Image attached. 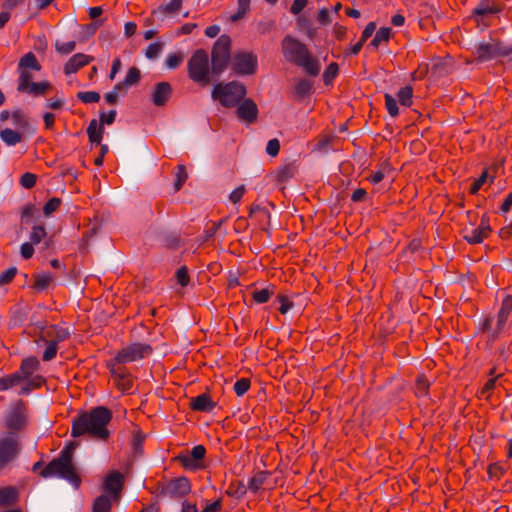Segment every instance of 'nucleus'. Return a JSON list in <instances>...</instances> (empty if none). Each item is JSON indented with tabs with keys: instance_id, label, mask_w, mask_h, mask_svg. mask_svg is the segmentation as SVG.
Masks as SVG:
<instances>
[{
	"instance_id": "nucleus-34",
	"label": "nucleus",
	"mask_w": 512,
	"mask_h": 512,
	"mask_svg": "<svg viewBox=\"0 0 512 512\" xmlns=\"http://www.w3.org/2000/svg\"><path fill=\"white\" fill-rule=\"evenodd\" d=\"M17 500V491L8 486L0 489V505H10Z\"/></svg>"
},
{
	"instance_id": "nucleus-21",
	"label": "nucleus",
	"mask_w": 512,
	"mask_h": 512,
	"mask_svg": "<svg viewBox=\"0 0 512 512\" xmlns=\"http://www.w3.org/2000/svg\"><path fill=\"white\" fill-rule=\"evenodd\" d=\"M172 94V87L168 82H159L155 85L151 100L156 106H163Z\"/></svg>"
},
{
	"instance_id": "nucleus-63",
	"label": "nucleus",
	"mask_w": 512,
	"mask_h": 512,
	"mask_svg": "<svg viewBox=\"0 0 512 512\" xmlns=\"http://www.w3.org/2000/svg\"><path fill=\"white\" fill-rule=\"evenodd\" d=\"M37 181V176L33 173L26 172L20 178V184L26 188L31 189L35 186Z\"/></svg>"
},
{
	"instance_id": "nucleus-22",
	"label": "nucleus",
	"mask_w": 512,
	"mask_h": 512,
	"mask_svg": "<svg viewBox=\"0 0 512 512\" xmlns=\"http://www.w3.org/2000/svg\"><path fill=\"white\" fill-rule=\"evenodd\" d=\"M40 368V362L36 357L24 358L16 373L20 376L21 381L30 378Z\"/></svg>"
},
{
	"instance_id": "nucleus-60",
	"label": "nucleus",
	"mask_w": 512,
	"mask_h": 512,
	"mask_svg": "<svg viewBox=\"0 0 512 512\" xmlns=\"http://www.w3.org/2000/svg\"><path fill=\"white\" fill-rule=\"evenodd\" d=\"M75 47H76L75 41H69V42H63V43H60L59 41H57L55 43V48H56L57 52L60 54H63V55L70 54L71 52H73L75 50Z\"/></svg>"
},
{
	"instance_id": "nucleus-2",
	"label": "nucleus",
	"mask_w": 512,
	"mask_h": 512,
	"mask_svg": "<svg viewBox=\"0 0 512 512\" xmlns=\"http://www.w3.org/2000/svg\"><path fill=\"white\" fill-rule=\"evenodd\" d=\"M40 70L41 65L32 52L22 56L17 67L19 74L17 91L32 96L44 95L50 88V83L47 81L33 82L34 72H39Z\"/></svg>"
},
{
	"instance_id": "nucleus-19",
	"label": "nucleus",
	"mask_w": 512,
	"mask_h": 512,
	"mask_svg": "<svg viewBox=\"0 0 512 512\" xmlns=\"http://www.w3.org/2000/svg\"><path fill=\"white\" fill-rule=\"evenodd\" d=\"M237 116L246 123H254L258 117V107L252 99H243L238 103Z\"/></svg>"
},
{
	"instance_id": "nucleus-28",
	"label": "nucleus",
	"mask_w": 512,
	"mask_h": 512,
	"mask_svg": "<svg viewBox=\"0 0 512 512\" xmlns=\"http://www.w3.org/2000/svg\"><path fill=\"white\" fill-rule=\"evenodd\" d=\"M0 138L8 146H15L23 139L22 134L10 128L3 129L0 132Z\"/></svg>"
},
{
	"instance_id": "nucleus-42",
	"label": "nucleus",
	"mask_w": 512,
	"mask_h": 512,
	"mask_svg": "<svg viewBox=\"0 0 512 512\" xmlns=\"http://www.w3.org/2000/svg\"><path fill=\"white\" fill-rule=\"evenodd\" d=\"M52 329H53L54 333L47 331L46 336L53 337L52 340L57 341V344L70 337V332L66 328L52 326Z\"/></svg>"
},
{
	"instance_id": "nucleus-53",
	"label": "nucleus",
	"mask_w": 512,
	"mask_h": 512,
	"mask_svg": "<svg viewBox=\"0 0 512 512\" xmlns=\"http://www.w3.org/2000/svg\"><path fill=\"white\" fill-rule=\"evenodd\" d=\"M62 201L60 198L53 197L49 199L43 207V213L45 216H50L52 213L58 210Z\"/></svg>"
},
{
	"instance_id": "nucleus-26",
	"label": "nucleus",
	"mask_w": 512,
	"mask_h": 512,
	"mask_svg": "<svg viewBox=\"0 0 512 512\" xmlns=\"http://www.w3.org/2000/svg\"><path fill=\"white\" fill-rule=\"evenodd\" d=\"M114 500L106 494L98 496L92 505V512H111Z\"/></svg>"
},
{
	"instance_id": "nucleus-64",
	"label": "nucleus",
	"mask_w": 512,
	"mask_h": 512,
	"mask_svg": "<svg viewBox=\"0 0 512 512\" xmlns=\"http://www.w3.org/2000/svg\"><path fill=\"white\" fill-rule=\"evenodd\" d=\"M331 138L329 136H322L318 139V141L314 144L313 151L326 153L328 151V146L330 145Z\"/></svg>"
},
{
	"instance_id": "nucleus-47",
	"label": "nucleus",
	"mask_w": 512,
	"mask_h": 512,
	"mask_svg": "<svg viewBox=\"0 0 512 512\" xmlns=\"http://www.w3.org/2000/svg\"><path fill=\"white\" fill-rule=\"evenodd\" d=\"M183 60L184 56L181 52L170 53L168 54L165 63L169 69H176L182 64Z\"/></svg>"
},
{
	"instance_id": "nucleus-40",
	"label": "nucleus",
	"mask_w": 512,
	"mask_h": 512,
	"mask_svg": "<svg viewBox=\"0 0 512 512\" xmlns=\"http://www.w3.org/2000/svg\"><path fill=\"white\" fill-rule=\"evenodd\" d=\"M339 73V66L337 63H330L323 73V82L325 85H330Z\"/></svg>"
},
{
	"instance_id": "nucleus-31",
	"label": "nucleus",
	"mask_w": 512,
	"mask_h": 512,
	"mask_svg": "<svg viewBox=\"0 0 512 512\" xmlns=\"http://www.w3.org/2000/svg\"><path fill=\"white\" fill-rule=\"evenodd\" d=\"M53 281V276L50 273H39L34 276L33 287L35 290L42 292L46 290Z\"/></svg>"
},
{
	"instance_id": "nucleus-16",
	"label": "nucleus",
	"mask_w": 512,
	"mask_h": 512,
	"mask_svg": "<svg viewBox=\"0 0 512 512\" xmlns=\"http://www.w3.org/2000/svg\"><path fill=\"white\" fill-rule=\"evenodd\" d=\"M110 374L116 387L122 392H129L133 386V380L128 370L122 364L111 363L108 365Z\"/></svg>"
},
{
	"instance_id": "nucleus-27",
	"label": "nucleus",
	"mask_w": 512,
	"mask_h": 512,
	"mask_svg": "<svg viewBox=\"0 0 512 512\" xmlns=\"http://www.w3.org/2000/svg\"><path fill=\"white\" fill-rule=\"evenodd\" d=\"M430 382L424 374L418 375L415 381L414 393L418 398L428 397Z\"/></svg>"
},
{
	"instance_id": "nucleus-20",
	"label": "nucleus",
	"mask_w": 512,
	"mask_h": 512,
	"mask_svg": "<svg viewBox=\"0 0 512 512\" xmlns=\"http://www.w3.org/2000/svg\"><path fill=\"white\" fill-rule=\"evenodd\" d=\"M94 60L93 56L83 53L74 54L64 65V73L70 75L76 73L82 67L88 65Z\"/></svg>"
},
{
	"instance_id": "nucleus-54",
	"label": "nucleus",
	"mask_w": 512,
	"mask_h": 512,
	"mask_svg": "<svg viewBox=\"0 0 512 512\" xmlns=\"http://www.w3.org/2000/svg\"><path fill=\"white\" fill-rule=\"evenodd\" d=\"M257 214L264 215V217L267 219V225L270 226L271 215L269 210L266 207L254 203L249 208V217H253Z\"/></svg>"
},
{
	"instance_id": "nucleus-23",
	"label": "nucleus",
	"mask_w": 512,
	"mask_h": 512,
	"mask_svg": "<svg viewBox=\"0 0 512 512\" xmlns=\"http://www.w3.org/2000/svg\"><path fill=\"white\" fill-rule=\"evenodd\" d=\"M191 408L198 412H211L216 403L211 399L207 393H202L192 399L190 403Z\"/></svg>"
},
{
	"instance_id": "nucleus-33",
	"label": "nucleus",
	"mask_w": 512,
	"mask_h": 512,
	"mask_svg": "<svg viewBox=\"0 0 512 512\" xmlns=\"http://www.w3.org/2000/svg\"><path fill=\"white\" fill-rule=\"evenodd\" d=\"M21 382V378L16 372L0 377V392L7 391Z\"/></svg>"
},
{
	"instance_id": "nucleus-18",
	"label": "nucleus",
	"mask_w": 512,
	"mask_h": 512,
	"mask_svg": "<svg viewBox=\"0 0 512 512\" xmlns=\"http://www.w3.org/2000/svg\"><path fill=\"white\" fill-rule=\"evenodd\" d=\"M124 485V476L119 471L111 472L104 481V491L109 494L114 501L120 498V492Z\"/></svg>"
},
{
	"instance_id": "nucleus-37",
	"label": "nucleus",
	"mask_w": 512,
	"mask_h": 512,
	"mask_svg": "<svg viewBox=\"0 0 512 512\" xmlns=\"http://www.w3.org/2000/svg\"><path fill=\"white\" fill-rule=\"evenodd\" d=\"M391 36V28L381 27L371 40L370 45L377 48L382 42H387Z\"/></svg>"
},
{
	"instance_id": "nucleus-62",
	"label": "nucleus",
	"mask_w": 512,
	"mask_h": 512,
	"mask_svg": "<svg viewBox=\"0 0 512 512\" xmlns=\"http://www.w3.org/2000/svg\"><path fill=\"white\" fill-rule=\"evenodd\" d=\"M17 274L16 267H10L0 274V286H4L12 282L15 275Z\"/></svg>"
},
{
	"instance_id": "nucleus-4",
	"label": "nucleus",
	"mask_w": 512,
	"mask_h": 512,
	"mask_svg": "<svg viewBox=\"0 0 512 512\" xmlns=\"http://www.w3.org/2000/svg\"><path fill=\"white\" fill-rule=\"evenodd\" d=\"M39 475L43 478L58 477L65 479L75 488H78L81 483V479L71 460L70 449H62L59 456L50 461L48 465L39 472Z\"/></svg>"
},
{
	"instance_id": "nucleus-36",
	"label": "nucleus",
	"mask_w": 512,
	"mask_h": 512,
	"mask_svg": "<svg viewBox=\"0 0 512 512\" xmlns=\"http://www.w3.org/2000/svg\"><path fill=\"white\" fill-rule=\"evenodd\" d=\"M144 440H145V435L140 430H137L133 433V436L131 439V447H132L134 455H141L143 453Z\"/></svg>"
},
{
	"instance_id": "nucleus-3",
	"label": "nucleus",
	"mask_w": 512,
	"mask_h": 512,
	"mask_svg": "<svg viewBox=\"0 0 512 512\" xmlns=\"http://www.w3.org/2000/svg\"><path fill=\"white\" fill-rule=\"evenodd\" d=\"M282 52L285 59L298 67H301L306 74L317 76L321 70V64L317 58L312 56L308 47L296 38L287 35L282 40Z\"/></svg>"
},
{
	"instance_id": "nucleus-51",
	"label": "nucleus",
	"mask_w": 512,
	"mask_h": 512,
	"mask_svg": "<svg viewBox=\"0 0 512 512\" xmlns=\"http://www.w3.org/2000/svg\"><path fill=\"white\" fill-rule=\"evenodd\" d=\"M163 50V44L161 42H154L148 45L145 51V56L148 59H156Z\"/></svg>"
},
{
	"instance_id": "nucleus-30",
	"label": "nucleus",
	"mask_w": 512,
	"mask_h": 512,
	"mask_svg": "<svg viewBox=\"0 0 512 512\" xmlns=\"http://www.w3.org/2000/svg\"><path fill=\"white\" fill-rule=\"evenodd\" d=\"M296 95L299 98H305L309 96L313 91V83L308 79H299L294 86Z\"/></svg>"
},
{
	"instance_id": "nucleus-50",
	"label": "nucleus",
	"mask_w": 512,
	"mask_h": 512,
	"mask_svg": "<svg viewBox=\"0 0 512 512\" xmlns=\"http://www.w3.org/2000/svg\"><path fill=\"white\" fill-rule=\"evenodd\" d=\"M384 98H385V107H386L388 113L390 114V116L396 117L399 113V108H398L396 99L388 93L385 94Z\"/></svg>"
},
{
	"instance_id": "nucleus-58",
	"label": "nucleus",
	"mask_w": 512,
	"mask_h": 512,
	"mask_svg": "<svg viewBox=\"0 0 512 512\" xmlns=\"http://www.w3.org/2000/svg\"><path fill=\"white\" fill-rule=\"evenodd\" d=\"M251 0H238V11L232 15L231 19L237 21L241 19L249 10Z\"/></svg>"
},
{
	"instance_id": "nucleus-55",
	"label": "nucleus",
	"mask_w": 512,
	"mask_h": 512,
	"mask_svg": "<svg viewBox=\"0 0 512 512\" xmlns=\"http://www.w3.org/2000/svg\"><path fill=\"white\" fill-rule=\"evenodd\" d=\"M494 318L492 316H487L480 321L479 331L481 333L487 334V341L490 342V333L493 332L492 324Z\"/></svg>"
},
{
	"instance_id": "nucleus-24",
	"label": "nucleus",
	"mask_w": 512,
	"mask_h": 512,
	"mask_svg": "<svg viewBox=\"0 0 512 512\" xmlns=\"http://www.w3.org/2000/svg\"><path fill=\"white\" fill-rule=\"evenodd\" d=\"M501 10L502 8L494 1L483 0L475 8L474 14L484 17L492 14H497Z\"/></svg>"
},
{
	"instance_id": "nucleus-44",
	"label": "nucleus",
	"mask_w": 512,
	"mask_h": 512,
	"mask_svg": "<svg viewBox=\"0 0 512 512\" xmlns=\"http://www.w3.org/2000/svg\"><path fill=\"white\" fill-rule=\"evenodd\" d=\"M46 229L43 225H35L32 228V232L30 234V242L35 244H39L46 237Z\"/></svg>"
},
{
	"instance_id": "nucleus-45",
	"label": "nucleus",
	"mask_w": 512,
	"mask_h": 512,
	"mask_svg": "<svg viewBox=\"0 0 512 512\" xmlns=\"http://www.w3.org/2000/svg\"><path fill=\"white\" fill-rule=\"evenodd\" d=\"M141 79V73L140 70L137 67H131L129 68L126 77L124 79V84H127L128 86H134L139 83Z\"/></svg>"
},
{
	"instance_id": "nucleus-6",
	"label": "nucleus",
	"mask_w": 512,
	"mask_h": 512,
	"mask_svg": "<svg viewBox=\"0 0 512 512\" xmlns=\"http://www.w3.org/2000/svg\"><path fill=\"white\" fill-rule=\"evenodd\" d=\"M246 93V87L243 84L231 81L216 84L211 96L213 100L219 101L222 106L232 108L245 98Z\"/></svg>"
},
{
	"instance_id": "nucleus-59",
	"label": "nucleus",
	"mask_w": 512,
	"mask_h": 512,
	"mask_svg": "<svg viewBox=\"0 0 512 512\" xmlns=\"http://www.w3.org/2000/svg\"><path fill=\"white\" fill-rule=\"evenodd\" d=\"M501 376L502 373H499L497 376L489 378L481 389V396L488 398L492 390L495 388L497 380Z\"/></svg>"
},
{
	"instance_id": "nucleus-61",
	"label": "nucleus",
	"mask_w": 512,
	"mask_h": 512,
	"mask_svg": "<svg viewBox=\"0 0 512 512\" xmlns=\"http://www.w3.org/2000/svg\"><path fill=\"white\" fill-rule=\"evenodd\" d=\"M175 276H176L177 283L180 286L186 287L189 284L190 277H189L188 269H187L186 266H181L176 271V275Z\"/></svg>"
},
{
	"instance_id": "nucleus-25",
	"label": "nucleus",
	"mask_w": 512,
	"mask_h": 512,
	"mask_svg": "<svg viewBox=\"0 0 512 512\" xmlns=\"http://www.w3.org/2000/svg\"><path fill=\"white\" fill-rule=\"evenodd\" d=\"M509 316L503 313H497L496 325L493 328V332L490 333V343H494L506 329V324Z\"/></svg>"
},
{
	"instance_id": "nucleus-13",
	"label": "nucleus",
	"mask_w": 512,
	"mask_h": 512,
	"mask_svg": "<svg viewBox=\"0 0 512 512\" xmlns=\"http://www.w3.org/2000/svg\"><path fill=\"white\" fill-rule=\"evenodd\" d=\"M205 454L206 448L203 445H196L190 451L180 453L175 459L186 470L196 471L204 468Z\"/></svg>"
},
{
	"instance_id": "nucleus-10",
	"label": "nucleus",
	"mask_w": 512,
	"mask_h": 512,
	"mask_svg": "<svg viewBox=\"0 0 512 512\" xmlns=\"http://www.w3.org/2000/svg\"><path fill=\"white\" fill-rule=\"evenodd\" d=\"M117 112L116 110H110L108 113L102 112L99 117V122L96 119H92L87 127V135L89 142L92 145H100L103 134L104 125H111L114 123Z\"/></svg>"
},
{
	"instance_id": "nucleus-35",
	"label": "nucleus",
	"mask_w": 512,
	"mask_h": 512,
	"mask_svg": "<svg viewBox=\"0 0 512 512\" xmlns=\"http://www.w3.org/2000/svg\"><path fill=\"white\" fill-rule=\"evenodd\" d=\"M40 340H43L46 344V349L43 352L42 360L43 361H50L56 357L57 351H58V344L57 341L53 340H46L44 336L40 338Z\"/></svg>"
},
{
	"instance_id": "nucleus-12",
	"label": "nucleus",
	"mask_w": 512,
	"mask_h": 512,
	"mask_svg": "<svg viewBox=\"0 0 512 512\" xmlns=\"http://www.w3.org/2000/svg\"><path fill=\"white\" fill-rule=\"evenodd\" d=\"M191 492V482L185 477L171 479L161 487L160 496L178 499L185 497Z\"/></svg>"
},
{
	"instance_id": "nucleus-46",
	"label": "nucleus",
	"mask_w": 512,
	"mask_h": 512,
	"mask_svg": "<svg viewBox=\"0 0 512 512\" xmlns=\"http://www.w3.org/2000/svg\"><path fill=\"white\" fill-rule=\"evenodd\" d=\"M182 0H170L167 4L161 5L159 11L164 14H174L181 10Z\"/></svg>"
},
{
	"instance_id": "nucleus-48",
	"label": "nucleus",
	"mask_w": 512,
	"mask_h": 512,
	"mask_svg": "<svg viewBox=\"0 0 512 512\" xmlns=\"http://www.w3.org/2000/svg\"><path fill=\"white\" fill-rule=\"evenodd\" d=\"M77 98L83 103H96L100 100V94L95 91H80Z\"/></svg>"
},
{
	"instance_id": "nucleus-39",
	"label": "nucleus",
	"mask_w": 512,
	"mask_h": 512,
	"mask_svg": "<svg viewBox=\"0 0 512 512\" xmlns=\"http://www.w3.org/2000/svg\"><path fill=\"white\" fill-rule=\"evenodd\" d=\"M187 178H188V174H187L185 166L182 164L177 165L176 171H175V182H174L175 191H178L182 188V186L186 182Z\"/></svg>"
},
{
	"instance_id": "nucleus-15",
	"label": "nucleus",
	"mask_w": 512,
	"mask_h": 512,
	"mask_svg": "<svg viewBox=\"0 0 512 512\" xmlns=\"http://www.w3.org/2000/svg\"><path fill=\"white\" fill-rule=\"evenodd\" d=\"M27 424V416L25 407L22 401L17 404L8 412L5 417V427L9 430L8 433H18L25 428Z\"/></svg>"
},
{
	"instance_id": "nucleus-14",
	"label": "nucleus",
	"mask_w": 512,
	"mask_h": 512,
	"mask_svg": "<svg viewBox=\"0 0 512 512\" xmlns=\"http://www.w3.org/2000/svg\"><path fill=\"white\" fill-rule=\"evenodd\" d=\"M257 57L253 53H236L231 60L232 70L241 76L252 75L257 70Z\"/></svg>"
},
{
	"instance_id": "nucleus-11",
	"label": "nucleus",
	"mask_w": 512,
	"mask_h": 512,
	"mask_svg": "<svg viewBox=\"0 0 512 512\" xmlns=\"http://www.w3.org/2000/svg\"><path fill=\"white\" fill-rule=\"evenodd\" d=\"M153 349L148 344L133 343L121 349L115 356L114 362L116 364H125L141 360L152 353Z\"/></svg>"
},
{
	"instance_id": "nucleus-57",
	"label": "nucleus",
	"mask_w": 512,
	"mask_h": 512,
	"mask_svg": "<svg viewBox=\"0 0 512 512\" xmlns=\"http://www.w3.org/2000/svg\"><path fill=\"white\" fill-rule=\"evenodd\" d=\"M505 472V468L499 463H492L488 466L487 469L489 478L500 479L505 474Z\"/></svg>"
},
{
	"instance_id": "nucleus-38",
	"label": "nucleus",
	"mask_w": 512,
	"mask_h": 512,
	"mask_svg": "<svg viewBox=\"0 0 512 512\" xmlns=\"http://www.w3.org/2000/svg\"><path fill=\"white\" fill-rule=\"evenodd\" d=\"M11 120H12V124L15 127L26 129L29 126V121L27 119V116L20 109H17L11 113Z\"/></svg>"
},
{
	"instance_id": "nucleus-32",
	"label": "nucleus",
	"mask_w": 512,
	"mask_h": 512,
	"mask_svg": "<svg viewBox=\"0 0 512 512\" xmlns=\"http://www.w3.org/2000/svg\"><path fill=\"white\" fill-rule=\"evenodd\" d=\"M297 172V167L294 163H288L278 168L277 170V179L280 182H287Z\"/></svg>"
},
{
	"instance_id": "nucleus-17",
	"label": "nucleus",
	"mask_w": 512,
	"mask_h": 512,
	"mask_svg": "<svg viewBox=\"0 0 512 512\" xmlns=\"http://www.w3.org/2000/svg\"><path fill=\"white\" fill-rule=\"evenodd\" d=\"M490 232L491 227L489 224V219L486 216H482L478 227L465 230L463 238L469 244L475 245L483 242V240L489 236Z\"/></svg>"
},
{
	"instance_id": "nucleus-56",
	"label": "nucleus",
	"mask_w": 512,
	"mask_h": 512,
	"mask_svg": "<svg viewBox=\"0 0 512 512\" xmlns=\"http://www.w3.org/2000/svg\"><path fill=\"white\" fill-rule=\"evenodd\" d=\"M488 178V172L487 170H484L479 178L475 179L473 183L471 184V187L469 189L470 194L475 195L478 193V191L481 189L483 184L487 181Z\"/></svg>"
},
{
	"instance_id": "nucleus-8",
	"label": "nucleus",
	"mask_w": 512,
	"mask_h": 512,
	"mask_svg": "<svg viewBox=\"0 0 512 512\" xmlns=\"http://www.w3.org/2000/svg\"><path fill=\"white\" fill-rule=\"evenodd\" d=\"M21 451V443L16 433H6L0 437V470L14 461Z\"/></svg>"
},
{
	"instance_id": "nucleus-43",
	"label": "nucleus",
	"mask_w": 512,
	"mask_h": 512,
	"mask_svg": "<svg viewBox=\"0 0 512 512\" xmlns=\"http://www.w3.org/2000/svg\"><path fill=\"white\" fill-rule=\"evenodd\" d=\"M412 96H413V89L410 86L402 87L398 93L397 97L399 99V102L404 106H411L412 104Z\"/></svg>"
},
{
	"instance_id": "nucleus-5",
	"label": "nucleus",
	"mask_w": 512,
	"mask_h": 512,
	"mask_svg": "<svg viewBox=\"0 0 512 512\" xmlns=\"http://www.w3.org/2000/svg\"><path fill=\"white\" fill-rule=\"evenodd\" d=\"M189 78L204 87L211 82V68L209 66L208 53L204 49L196 50L187 63Z\"/></svg>"
},
{
	"instance_id": "nucleus-1",
	"label": "nucleus",
	"mask_w": 512,
	"mask_h": 512,
	"mask_svg": "<svg viewBox=\"0 0 512 512\" xmlns=\"http://www.w3.org/2000/svg\"><path fill=\"white\" fill-rule=\"evenodd\" d=\"M112 417V411L105 406H97L81 412L72 420L71 436L78 438L88 435L91 438L106 441L110 437L107 426Z\"/></svg>"
},
{
	"instance_id": "nucleus-41",
	"label": "nucleus",
	"mask_w": 512,
	"mask_h": 512,
	"mask_svg": "<svg viewBox=\"0 0 512 512\" xmlns=\"http://www.w3.org/2000/svg\"><path fill=\"white\" fill-rule=\"evenodd\" d=\"M274 294L273 289L270 288H264L261 290H255L252 293V298L257 304H264L267 303L271 296Z\"/></svg>"
},
{
	"instance_id": "nucleus-49",
	"label": "nucleus",
	"mask_w": 512,
	"mask_h": 512,
	"mask_svg": "<svg viewBox=\"0 0 512 512\" xmlns=\"http://www.w3.org/2000/svg\"><path fill=\"white\" fill-rule=\"evenodd\" d=\"M389 164L388 163H383L380 168L373 172L369 177H368V180L372 183V184H378L379 182H381L384 177H385V172L387 170H389Z\"/></svg>"
},
{
	"instance_id": "nucleus-29",
	"label": "nucleus",
	"mask_w": 512,
	"mask_h": 512,
	"mask_svg": "<svg viewBox=\"0 0 512 512\" xmlns=\"http://www.w3.org/2000/svg\"><path fill=\"white\" fill-rule=\"evenodd\" d=\"M269 476L270 472L268 471H260L256 473L248 482L249 490L254 493L258 492Z\"/></svg>"
},
{
	"instance_id": "nucleus-52",
	"label": "nucleus",
	"mask_w": 512,
	"mask_h": 512,
	"mask_svg": "<svg viewBox=\"0 0 512 512\" xmlns=\"http://www.w3.org/2000/svg\"><path fill=\"white\" fill-rule=\"evenodd\" d=\"M251 381L248 378L238 379L234 384V391L237 396H243L250 388Z\"/></svg>"
},
{
	"instance_id": "nucleus-7",
	"label": "nucleus",
	"mask_w": 512,
	"mask_h": 512,
	"mask_svg": "<svg viewBox=\"0 0 512 512\" xmlns=\"http://www.w3.org/2000/svg\"><path fill=\"white\" fill-rule=\"evenodd\" d=\"M231 49V38L228 35H221L214 43L211 51V73L221 74L228 66Z\"/></svg>"
},
{
	"instance_id": "nucleus-9",
	"label": "nucleus",
	"mask_w": 512,
	"mask_h": 512,
	"mask_svg": "<svg viewBox=\"0 0 512 512\" xmlns=\"http://www.w3.org/2000/svg\"><path fill=\"white\" fill-rule=\"evenodd\" d=\"M477 62H487L498 57H506L512 54V45L506 46L499 41L479 43L474 51Z\"/></svg>"
}]
</instances>
